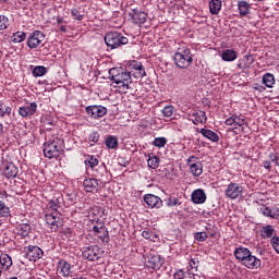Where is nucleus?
Returning a JSON list of instances; mask_svg holds the SVG:
<instances>
[{"instance_id":"473e14b6","label":"nucleus","mask_w":279,"mask_h":279,"mask_svg":"<svg viewBox=\"0 0 279 279\" xmlns=\"http://www.w3.org/2000/svg\"><path fill=\"white\" fill-rule=\"evenodd\" d=\"M238 9L241 16H247V14H250V3H247V1H240Z\"/></svg>"},{"instance_id":"9d476101","label":"nucleus","mask_w":279,"mask_h":279,"mask_svg":"<svg viewBox=\"0 0 279 279\" xmlns=\"http://www.w3.org/2000/svg\"><path fill=\"white\" fill-rule=\"evenodd\" d=\"M43 40H45V34L40 31H35L27 39V47H29V49H36L43 45Z\"/></svg>"},{"instance_id":"aec40b11","label":"nucleus","mask_w":279,"mask_h":279,"mask_svg":"<svg viewBox=\"0 0 279 279\" xmlns=\"http://www.w3.org/2000/svg\"><path fill=\"white\" fill-rule=\"evenodd\" d=\"M192 121L194 125H198V123H206L208 118L206 117V112L202 110H197L192 113Z\"/></svg>"},{"instance_id":"680f3d73","label":"nucleus","mask_w":279,"mask_h":279,"mask_svg":"<svg viewBox=\"0 0 279 279\" xmlns=\"http://www.w3.org/2000/svg\"><path fill=\"white\" fill-rule=\"evenodd\" d=\"M263 167H264V169H271V161H264L263 162Z\"/></svg>"},{"instance_id":"37998d69","label":"nucleus","mask_w":279,"mask_h":279,"mask_svg":"<svg viewBox=\"0 0 279 279\" xmlns=\"http://www.w3.org/2000/svg\"><path fill=\"white\" fill-rule=\"evenodd\" d=\"M10 25V20L5 15H0V31L8 29Z\"/></svg>"},{"instance_id":"603ef678","label":"nucleus","mask_w":279,"mask_h":279,"mask_svg":"<svg viewBox=\"0 0 279 279\" xmlns=\"http://www.w3.org/2000/svg\"><path fill=\"white\" fill-rule=\"evenodd\" d=\"M260 211L263 213V215H265V217H274L272 211L269 207H262Z\"/></svg>"},{"instance_id":"58836bf2","label":"nucleus","mask_w":279,"mask_h":279,"mask_svg":"<svg viewBox=\"0 0 279 279\" xmlns=\"http://www.w3.org/2000/svg\"><path fill=\"white\" fill-rule=\"evenodd\" d=\"M205 229L207 231V236H210V239H215L217 236V226L208 223Z\"/></svg>"},{"instance_id":"052dcab7","label":"nucleus","mask_w":279,"mask_h":279,"mask_svg":"<svg viewBox=\"0 0 279 279\" xmlns=\"http://www.w3.org/2000/svg\"><path fill=\"white\" fill-rule=\"evenodd\" d=\"M142 236H143L144 239H151V232H149V231H143V232H142Z\"/></svg>"},{"instance_id":"0e129e2a","label":"nucleus","mask_w":279,"mask_h":279,"mask_svg":"<svg viewBox=\"0 0 279 279\" xmlns=\"http://www.w3.org/2000/svg\"><path fill=\"white\" fill-rule=\"evenodd\" d=\"M119 165L121 166V167H128V165H130V160H122V161H119Z\"/></svg>"},{"instance_id":"09e8293b","label":"nucleus","mask_w":279,"mask_h":279,"mask_svg":"<svg viewBox=\"0 0 279 279\" xmlns=\"http://www.w3.org/2000/svg\"><path fill=\"white\" fill-rule=\"evenodd\" d=\"M88 141H89L90 143H98V142H99V133L93 132V133L88 136Z\"/></svg>"},{"instance_id":"f03ea898","label":"nucleus","mask_w":279,"mask_h":279,"mask_svg":"<svg viewBox=\"0 0 279 279\" xmlns=\"http://www.w3.org/2000/svg\"><path fill=\"white\" fill-rule=\"evenodd\" d=\"M109 80L118 85L122 90H129L132 84V74L123 69L112 68L109 70Z\"/></svg>"},{"instance_id":"a19ab883","label":"nucleus","mask_w":279,"mask_h":279,"mask_svg":"<svg viewBox=\"0 0 279 279\" xmlns=\"http://www.w3.org/2000/svg\"><path fill=\"white\" fill-rule=\"evenodd\" d=\"M166 204H167V206H169L171 208L173 206H180L182 204V202H180V198H178V197L170 196L167 199Z\"/></svg>"},{"instance_id":"a18cd8bd","label":"nucleus","mask_w":279,"mask_h":279,"mask_svg":"<svg viewBox=\"0 0 279 279\" xmlns=\"http://www.w3.org/2000/svg\"><path fill=\"white\" fill-rule=\"evenodd\" d=\"M173 110H175V108L171 105L169 106H166L163 109H162V114L163 117H173Z\"/></svg>"},{"instance_id":"6ab92c4d","label":"nucleus","mask_w":279,"mask_h":279,"mask_svg":"<svg viewBox=\"0 0 279 279\" xmlns=\"http://www.w3.org/2000/svg\"><path fill=\"white\" fill-rule=\"evenodd\" d=\"M48 208L49 210H52V213H60V208H62V195H58L57 197H53L48 202Z\"/></svg>"},{"instance_id":"4468645a","label":"nucleus","mask_w":279,"mask_h":279,"mask_svg":"<svg viewBox=\"0 0 279 279\" xmlns=\"http://www.w3.org/2000/svg\"><path fill=\"white\" fill-rule=\"evenodd\" d=\"M144 202L148 208H162V199L154 194L144 195Z\"/></svg>"},{"instance_id":"3c124183","label":"nucleus","mask_w":279,"mask_h":279,"mask_svg":"<svg viewBox=\"0 0 279 279\" xmlns=\"http://www.w3.org/2000/svg\"><path fill=\"white\" fill-rule=\"evenodd\" d=\"M244 59L246 60V64H247V66H252V64H254V62H256V60L254 59V56H252V54H245L244 56Z\"/></svg>"},{"instance_id":"774afa93","label":"nucleus","mask_w":279,"mask_h":279,"mask_svg":"<svg viewBox=\"0 0 279 279\" xmlns=\"http://www.w3.org/2000/svg\"><path fill=\"white\" fill-rule=\"evenodd\" d=\"M2 197L8 198V197H10V195L8 194V192H4V193H2Z\"/></svg>"},{"instance_id":"72a5a7b5","label":"nucleus","mask_w":279,"mask_h":279,"mask_svg":"<svg viewBox=\"0 0 279 279\" xmlns=\"http://www.w3.org/2000/svg\"><path fill=\"white\" fill-rule=\"evenodd\" d=\"M106 146L108 149H117V147H119V140L117 136L109 135V137L106 140Z\"/></svg>"},{"instance_id":"39448f33","label":"nucleus","mask_w":279,"mask_h":279,"mask_svg":"<svg viewBox=\"0 0 279 279\" xmlns=\"http://www.w3.org/2000/svg\"><path fill=\"white\" fill-rule=\"evenodd\" d=\"M174 63L179 69H189L193 64V53L185 48L182 52L174 53Z\"/></svg>"},{"instance_id":"cd10ccee","label":"nucleus","mask_w":279,"mask_h":279,"mask_svg":"<svg viewBox=\"0 0 279 279\" xmlns=\"http://www.w3.org/2000/svg\"><path fill=\"white\" fill-rule=\"evenodd\" d=\"M274 232H276L274 226L267 225L260 229V236L262 239H271V236H274Z\"/></svg>"},{"instance_id":"49530a36","label":"nucleus","mask_w":279,"mask_h":279,"mask_svg":"<svg viewBox=\"0 0 279 279\" xmlns=\"http://www.w3.org/2000/svg\"><path fill=\"white\" fill-rule=\"evenodd\" d=\"M269 158L270 162H275V165L279 168V153H271Z\"/></svg>"},{"instance_id":"1a4fd4ad","label":"nucleus","mask_w":279,"mask_h":279,"mask_svg":"<svg viewBox=\"0 0 279 279\" xmlns=\"http://www.w3.org/2000/svg\"><path fill=\"white\" fill-rule=\"evenodd\" d=\"M86 113L92 119H101V117H106V114H108V108L101 105H92L86 107Z\"/></svg>"},{"instance_id":"13d9d810","label":"nucleus","mask_w":279,"mask_h":279,"mask_svg":"<svg viewBox=\"0 0 279 279\" xmlns=\"http://www.w3.org/2000/svg\"><path fill=\"white\" fill-rule=\"evenodd\" d=\"M236 66L239 69H242V71H245V69H250V65H247V63H243L241 61L238 62Z\"/></svg>"},{"instance_id":"69168bd1","label":"nucleus","mask_w":279,"mask_h":279,"mask_svg":"<svg viewBox=\"0 0 279 279\" xmlns=\"http://www.w3.org/2000/svg\"><path fill=\"white\" fill-rule=\"evenodd\" d=\"M0 117H4V107L0 105Z\"/></svg>"},{"instance_id":"5fc2aeb1","label":"nucleus","mask_w":279,"mask_h":279,"mask_svg":"<svg viewBox=\"0 0 279 279\" xmlns=\"http://www.w3.org/2000/svg\"><path fill=\"white\" fill-rule=\"evenodd\" d=\"M145 75H147V74L145 73V68L142 65V68L140 70H137V72L135 73V77L143 78V77H145Z\"/></svg>"},{"instance_id":"a211bd4d","label":"nucleus","mask_w":279,"mask_h":279,"mask_svg":"<svg viewBox=\"0 0 279 279\" xmlns=\"http://www.w3.org/2000/svg\"><path fill=\"white\" fill-rule=\"evenodd\" d=\"M193 204H205L206 203V192L202 189H197L192 193Z\"/></svg>"},{"instance_id":"e2e57ef3","label":"nucleus","mask_w":279,"mask_h":279,"mask_svg":"<svg viewBox=\"0 0 279 279\" xmlns=\"http://www.w3.org/2000/svg\"><path fill=\"white\" fill-rule=\"evenodd\" d=\"M57 23H58V25H62V23H66V21H64V17L58 16L57 17Z\"/></svg>"},{"instance_id":"79ce46f5","label":"nucleus","mask_w":279,"mask_h":279,"mask_svg":"<svg viewBox=\"0 0 279 279\" xmlns=\"http://www.w3.org/2000/svg\"><path fill=\"white\" fill-rule=\"evenodd\" d=\"M194 239H195V241H199L201 243H204V241H206V239H208V233H206V231L196 232L194 234Z\"/></svg>"},{"instance_id":"9b49d317","label":"nucleus","mask_w":279,"mask_h":279,"mask_svg":"<svg viewBox=\"0 0 279 279\" xmlns=\"http://www.w3.org/2000/svg\"><path fill=\"white\" fill-rule=\"evenodd\" d=\"M129 16L135 25H144V23H147V13L141 9H134L129 13Z\"/></svg>"},{"instance_id":"f257e3e1","label":"nucleus","mask_w":279,"mask_h":279,"mask_svg":"<svg viewBox=\"0 0 279 279\" xmlns=\"http://www.w3.org/2000/svg\"><path fill=\"white\" fill-rule=\"evenodd\" d=\"M233 256L246 267V269H260L263 262L258 259L256 256L252 255V251L245 246L236 247L233 252Z\"/></svg>"},{"instance_id":"de8ad7c7","label":"nucleus","mask_w":279,"mask_h":279,"mask_svg":"<svg viewBox=\"0 0 279 279\" xmlns=\"http://www.w3.org/2000/svg\"><path fill=\"white\" fill-rule=\"evenodd\" d=\"M235 118V125H238L239 128H241V132H243V125L245 124V120L239 116H234Z\"/></svg>"},{"instance_id":"ddd939ff","label":"nucleus","mask_w":279,"mask_h":279,"mask_svg":"<svg viewBox=\"0 0 279 279\" xmlns=\"http://www.w3.org/2000/svg\"><path fill=\"white\" fill-rule=\"evenodd\" d=\"M44 256L43 248L34 245H29L26 247V258L28 260L36 262L40 259V257Z\"/></svg>"},{"instance_id":"4c0bfd02","label":"nucleus","mask_w":279,"mask_h":279,"mask_svg":"<svg viewBox=\"0 0 279 279\" xmlns=\"http://www.w3.org/2000/svg\"><path fill=\"white\" fill-rule=\"evenodd\" d=\"M10 217V207L3 201H0V218Z\"/></svg>"},{"instance_id":"ea45409f","label":"nucleus","mask_w":279,"mask_h":279,"mask_svg":"<svg viewBox=\"0 0 279 279\" xmlns=\"http://www.w3.org/2000/svg\"><path fill=\"white\" fill-rule=\"evenodd\" d=\"M71 14L75 21H83L84 20V14H82V9L81 8H74L71 10Z\"/></svg>"},{"instance_id":"20e7f679","label":"nucleus","mask_w":279,"mask_h":279,"mask_svg":"<svg viewBox=\"0 0 279 279\" xmlns=\"http://www.w3.org/2000/svg\"><path fill=\"white\" fill-rule=\"evenodd\" d=\"M105 43L108 49H119L123 45H128L130 40L119 32H110L105 35Z\"/></svg>"},{"instance_id":"412c9836","label":"nucleus","mask_w":279,"mask_h":279,"mask_svg":"<svg viewBox=\"0 0 279 279\" xmlns=\"http://www.w3.org/2000/svg\"><path fill=\"white\" fill-rule=\"evenodd\" d=\"M16 232L22 239L29 236V232H32V225L31 223H21L16 227Z\"/></svg>"},{"instance_id":"c03bdc74","label":"nucleus","mask_w":279,"mask_h":279,"mask_svg":"<svg viewBox=\"0 0 279 279\" xmlns=\"http://www.w3.org/2000/svg\"><path fill=\"white\" fill-rule=\"evenodd\" d=\"M155 147H165L167 145V140L165 137H156L153 142Z\"/></svg>"},{"instance_id":"4be33fe9","label":"nucleus","mask_w":279,"mask_h":279,"mask_svg":"<svg viewBox=\"0 0 279 279\" xmlns=\"http://www.w3.org/2000/svg\"><path fill=\"white\" fill-rule=\"evenodd\" d=\"M4 174H5V178H16V175H19V168L10 162V163H7L5 167H4Z\"/></svg>"},{"instance_id":"393cba45","label":"nucleus","mask_w":279,"mask_h":279,"mask_svg":"<svg viewBox=\"0 0 279 279\" xmlns=\"http://www.w3.org/2000/svg\"><path fill=\"white\" fill-rule=\"evenodd\" d=\"M221 58L223 62H234V60H236L238 58L236 50L234 49L223 50L221 53Z\"/></svg>"},{"instance_id":"c9c22d12","label":"nucleus","mask_w":279,"mask_h":279,"mask_svg":"<svg viewBox=\"0 0 279 279\" xmlns=\"http://www.w3.org/2000/svg\"><path fill=\"white\" fill-rule=\"evenodd\" d=\"M27 38V34L23 32H16L12 35V43H23Z\"/></svg>"},{"instance_id":"2f4dec72","label":"nucleus","mask_w":279,"mask_h":279,"mask_svg":"<svg viewBox=\"0 0 279 279\" xmlns=\"http://www.w3.org/2000/svg\"><path fill=\"white\" fill-rule=\"evenodd\" d=\"M84 162L86 167H89L92 171H95V167L99 165V159L93 155H88Z\"/></svg>"},{"instance_id":"5701e85b","label":"nucleus","mask_w":279,"mask_h":279,"mask_svg":"<svg viewBox=\"0 0 279 279\" xmlns=\"http://www.w3.org/2000/svg\"><path fill=\"white\" fill-rule=\"evenodd\" d=\"M58 267L60 268V274L65 278L71 276V264L64 259L58 262Z\"/></svg>"},{"instance_id":"6e6d98bb","label":"nucleus","mask_w":279,"mask_h":279,"mask_svg":"<svg viewBox=\"0 0 279 279\" xmlns=\"http://www.w3.org/2000/svg\"><path fill=\"white\" fill-rule=\"evenodd\" d=\"M174 279H184V270L180 269L173 275Z\"/></svg>"},{"instance_id":"e433bc0d","label":"nucleus","mask_w":279,"mask_h":279,"mask_svg":"<svg viewBox=\"0 0 279 279\" xmlns=\"http://www.w3.org/2000/svg\"><path fill=\"white\" fill-rule=\"evenodd\" d=\"M147 162L150 169H158L160 167V158L158 156L149 157Z\"/></svg>"},{"instance_id":"f704fd0d","label":"nucleus","mask_w":279,"mask_h":279,"mask_svg":"<svg viewBox=\"0 0 279 279\" xmlns=\"http://www.w3.org/2000/svg\"><path fill=\"white\" fill-rule=\"evenodd\" d=\"M34 77H43V75H47V68L45 65H36L33 69Z\"/></svg>"},{"instance_id":"f8f14e48","label":"nucleus","mask_w":279,"mask_h":279,"mask_svg":"<svg viewBox=\"0 0 279 279\" xmlns=\"http://www.w3.org/2000/svg\"><path fill=\"white\" fill-rule=\"evenodd\" d=\"M36 110H38V104L31 102L27 106L20 107L17 112L20 117L27 119L28 117H34V114H36Z\"/></svg>"},{"instance_id":"4d7b16f0","label":"nucleus","mask_w":279,"mask_h":279,"mask_svg":"<svg viewBox=\"0 0 279 279\" xmlns=\"http://www.w3.org/2000/svg\"><path fill=\"white\" fill-rule=\"evenodd\" d=\"M226 125H235V118L231 116L229 119L225 121Z\"/></svg>"},{"instance_id":"a878e982","label":"nucleus","mask_w":279,"mask_h":279,"mask_svg":"<svg viewBox=\"0 0 279 279\" xmlns=\"http://www.w3.org/2000/svg\"><path fill=\"white\" fill-rule=\"evenodd\" d=\"M201 134L205 137L208 138V141H211L213 143H219V135L208 129H201Z\"/></svg>"},{"instance_id":"423d86ee","label":"nucleus","mask_w":279,"mask_h":279,"mask_svg":"<svg viewBox=\"0 0 279 279\" xmlns=\"http://www.w3.org/2000/svg\"><path fill=\"white\" fill-rule=\"evenodd\" d=\"M45 221L49 226L50 230L58 232L62 228V214L60 213H50L45 215Z\"/></svg>"},{"instance_id":"7ed1b4c3","label":"nucleus","mask_w":279,"mask_h":279,"mask_svg":"<svg viewBox=\"0 0 279 279\" xmlns=\"http://www.w3.org/2000/svg\"><path fill=\"white\" fill-rule=\"evenodd\" d=\"M64 145V140L54 137L52 141H48L44 144V155L46 158H60L62 154V147Z\"/></svg>"},{"instance_id":"2eb2a0df","label":"nucleus","mask_w":279,"mask_h":279,"mask_svg":"<svg viewBox=\"0 0 279 279\" xmlns=\"http://www.w3.org/2000/svg\"><path fill=\"white\" fill-rule=\"evenodd\" d=\"M165 265V258L160 255H153L148 258L146 266L149 269H160Z\"/></svg>"},{"instance_id":"dca6fc26","label":"nucleus","mask_w":279,"mask_h":279,"mask_svg":"<svg viewBox=\"0 0 279 279\" xmlns=\"http://www.w3.org/2000/svg\"><path fill=\"white\" fill-rule=\"evenodd\" d=\"M93 231L95 232V234H98V238L100 239V241H102V243H110V235L108 233V229L105 226H94Z\"/></svg>"},{"instance_id":"c756f323","label":"nucleus","mask_w":279,"mask_h":279,"mask_svg":"<svg viewBox=\"0 0 279 279\" xmlns=\"http://www.w3.org/2000/svg\"><path fill=\"white\" fill-rule=\"evenodd\" d=\"M92 171L95 178H106L108 168L106 167V163H101L97 169L94 168Z\"/></svg>"},{"instance_id":"8fccbe9b","label":"nucleus","mask_w":279,"mask_h":279,"mask_svg":"<svg viewBox=\"0 0 279 279\" xmlns=\"http://www.w3.org/2000/svg\"><path fill=\"white\" fill-rule=\"evenodd\" d=\"M130 66L134 71H138L140 69H143V63H141L140 61H132Z\"/></svg>"},{"instance_id":"c85d7f7f","label":"nucleus","mask_w":279,"mask_h":279,"mask_svg":"<svg viewBox=\"0 0 279 279\" xmlns=\"http://www.w3.org/2000/svg\"><path fill=\"white\" fill-rule=\"evenodd\" d=\"M12 265V257H10V255L8 254H1L0 255V266L2 267V269H5V271H8V269H10Z\"/></svg>"},{"instance_id":"0eeeda50","label":"nucleus","mask_w":279,"mask_h":279,"mask_svg":"<svg viewBox=\"0 0 279 279\" xmlns=\"http://www.w3.org/2000/svg\"><path fill=\"white\" fill-rule=\"evenodd\" d=\"M104 250L99 245H90L83 248L82 256L85 260H99Z\"/></svg>"},{"instance_id":"7c9ffc66","label":"nucleus","mask_w":279,"mask_h":279,"mask_svg":"<svg viewBox=\"0 0 279 279\" xmlns=\"http://www.w3.org/2000/svg\"><path fill=\"white\" fill-rule=\"evenodd\" d=\"M263 84L267 88H274V84H276V77L271 73H266L263 75Z\"/></svg>"},{"instance_id":"bb28decb","label":"nucleus","mask_w":279,"mask_h":279,"mask_svg":"<svg viewBox=\"0 0 279 279\" xmlns=\"http://www.w3.org/2000/svg\"><path fill=\"white\" fill-rule=\"evenodd\" d=\"M221 0H210L209 1V12L210 14L217 15L221 12Z\"/></svg>"},{"instance_id":"338daca9","label":"nucleus","mask_w":279,"mask_h":279,"mask_svg":"<svg viewBox=\"0 0 279 279\" xmlns=\"http://www.w3.org/2000/svg\"><path fill=\"white\" fill-rule=\"evenodd\" d=\"M60 32L66 33V26L65 25L60 26Z\"/></svg>"},{"instance_id":"6e6552de","label":"nucleus","mask_w":279,"mask_h":279,"mask_svg":"<svg viewBox=\"0 0 279 279\" xmlns=\"http://www.w3.org/2000/svg\"><path fill=\"white\" fill-rule=\"evenodd\" d=\"M225 195L228 199H241L243 197V186L239 183H230L225 191Z\"/></svg>"},{"instance_id":"864d4df0","label":"nucleus","mask_w":279,"mask_h":279,"mask_svg":"<svg viewBox=\"0 0 279 279\" xmlns=\"http://www.w3.org/2000/svg\"><path fill=\"white\" fill-rule=\"evenodd\" d=\"M195 162H199V159L196 156H190L186 160V165L191 167V165H195Z\"/></svg>"},{"instance_id":"b1692460","label":"nucleus","mask_w":279,"mask_h":279,"mask_svg":"<svg viewBox=\"0 0 279 279\" xmlns=\"http://www.w3.org/2000/svg\"><path fill=\"white\" fill-rule=\"evenodd\" d=\"M190 172L192 173V175H194V178H199V175L204 173V165L202 163V161L191 163Z\"/></svg>"},{"instance_id":"bf43d9fd","label":"nucleus","mask_w":279,"mask_h":279,"mask_svg":"<svg viewBox=\"0 0 279 279\" xmlns=\"http://www.w3.org/2000/svg\"><path fill=\"white\" fill-rule=\"evenodd\" d=\"M5 114H8V117H10V114H12V108L11 107L4 106V117H5Z\"/></svg>"},{"instance_id":"f3484780","label":"nucleus","mask_w":279,"mask_h":279,"mask_svg":"<svg viewBox=\"0 0 279 279\" xmlns=\"http://www.w3.org/2000/svg\"><path fill=\"white\" fill-rule=\"evenodd\" d=\"M83 186L87 193H95L99 189V181L97 179H85Z\"/></svg>"}]
</instances>
